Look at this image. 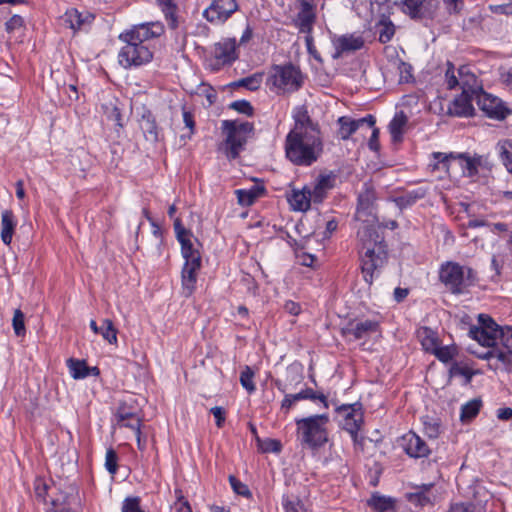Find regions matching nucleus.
Segmentation results:
<instances>
[{"label":"nucleus","mask_w":512,"mask_h":512,"mask_svg":"<svg viewBox=\"0 0 512 512\" xmlns=\"http://www.w3.org/2000/svg\"><path fill=\"white\" fill-rule=\"evenodd\" d=\"M439 280L454 295H461L477 282V272L469 266L447 261L440 265Z\"/></svg>","instance_id":"3"},{"label":"nucleus","mask_w":512,"mask_h":512,"mask_svg":"<svg viewBox=\"0 0 512 512\" xmlns=\"http://www.w3.org/2000/svg\"><path fill=\"white\" fill-rule=\"evenodd\" d=\"M229 482L233 489V491L241 496L244 497H251V491L249 490L248 486L244 483H242L238 478H236L233 475L229 476Z\"/></svg>","instance_id":"54"},{"label":"nucleus","mask_w":512,"mask_h":512,"mask_svg":"<svg viewBox=\"0 0 512 512\" xmlns=\"http://www.w3.org/2000/svg\"><path fill=\"white\" fill-rule=\"evenodd\" d=\"M118 455L113 448H109L106 451L105 467L109 473L115 474L118 469Z\"/></svg>","instance_id":"55"},{"label":"nucleus","mask_w":512,"mask_h":512,"mask_svg":"<svg viewBox=\"0 0 512 512\" xmlns=\"http://www.w3.org/2000/svg\"><path fill=\"white\" fill-rule=\"evenodd\" d=\"M201 268V263L196 262L194 260L191 261V263H184V266L182 268L181 272V281H182V288H183V294L186 297H189L192 295V293L195 290V285L197 281V272Z\"/></svg>","instance_id":"24"},{"label":"nucleus","mask_w":512,"mask_h":512,"mask_svg":"<svg viewBox=\"0 0 512 512\" xmlns=\"http://www.w3.org/2000/svg\"><path fill=\"white\" fill-rule=\"evenodd\" d=\"M214 56L219 64H231L237 58L235 38H226L214 46Z\"/></svg>","instance_id":"22"},{"label":"nucleus","mask_w":512,"mask_h":512,"mask_svg":"<svg viewBox=\"0 0 512 512\" xmlns=\"http://www.w3.org/2000/svg\"><path fill=\"white\" fill-rule=\"evenodd\" d=\"M407 124V116L404 112L397 113L389 123V132L393 141H400L403 135V129Z\"/></svg>","instance_id":"42"},{"label":"nucleus","mask_w":512,"mask_h":512,"mask_svg":"<svg viewBox=\"0 0 512 512\" xmlns=\"http://www.w3.org/2000/svg\"><path fill=\"white\" fill-rule=\"evenodd\" d=\"M449 374L451 377L453 376H464L466 378L467 383H469L472 379L473 373L467 367H461L458 363H453L449 369Z\"/></svg>","instance_id":"57"},{"label":"nucleus","mask_w":512,"mask_h":512,"mask_svg":"<svg viewBox=\"0 0 512 512\" xmlns=\"http://www.w3.org/2000/svg\"><path fill=\"white\" fill-rule=\"evenodd\" d=\"M433 488V483L417 486L414 492L406 494V499L415 507L432 505L436 499V495L433 493Z\"/></svg>","instance_id":"23"},{"label":"nucleus","mask_w":512,"mask_h":512,"mask_svg":"<svg viewBox=\"0 0 512 512\" xmlns=\"http://www.w3.org/2000/svg\"><path fill=\"white\" fill-rule=\"evenodd\" d=\"M333 45L336 50L334 58H338L344 53L355 52L362 49L365 45V40L360 33H350L335 38Z\"/></svg>","instance_id":"17"},{"label":"nucleus","mask_w":512,"mask_h":512,"mask_svg":"<svg viewBox=\"0 0 512 512\" xmlns=\"http://www.w3.org/2000/svg\"><path fill=\"white\" fill-rule=\"evenodd\" d=\"M310 400L312 402L319 401L325 409L329 408L330 402L328 396L321 391H315L312 388L306 387L301 389L295 394H285L282 402L281 409L286 413L299 401Z\"/></svg>","instance_id":"14"},{"label":"nucleus","mask_w":512,"mask_h":512,"mask_svg":"<svg viewBox=\"0 0 512 512\" xmlns=\"http://www.w3.org/2000/svg\"><path fill=\"white\" fill-rule=\"evenodd\" d=\"M478 357L481 359L496 358L503 364L507 372L512 373V351H505L503 349H492L487 351L483 355H478Z\"/></svg>","instance_id":"39"},{"label":"nucleus","mask_w":512,"mask_h":512,"mask_svg":"<svg viewBox=\"0 0 512 512\" xmlns=\"http://www.w3.org/2000/svg\"><path fill=\"white\" fill-rule=\"evenodd\" d=\"M418 337L425 351L433 353L438 348V337L431 328H421L418 331Z\"/></svg>","instance_id":"40"},{"label":"nucleus","mask_w":512,"mask_h":512,"mask_svg":"<svg viewBox=\"0 0 512 512\" xmlns=\"http://www.w3.org/2000/svg\"><path fill=\"white\" fill-rule=\"evenodd\" d=\"M434 159L437 160V164L435 168L437 169H445L448 171L451 166V161H457L460 165L463 174L469 177L475 176L478 173V166L480 165V158H472L464 153H441L434 152Z\"/></svg>","instance_id":"7"},{"label":"nucleus","mask_w":512,"mask_h":512,"mask_svg":"<svg viewBox=\"0 0 512 512\" xmlns=\"http://www.w3.org/2000/svg\"><path fill=\"white\" fill-rule=\"evenodd\" d=\"M308 186H304L302 190H293L288 201L295 211H307L310 208L311 201L308 195Z\"/></svg>","instance_id":"36"},{"label":"nucleus","mask_w":512,"mask_h":512,"mask_svg":"<svg viewBox=\"0 0 512 512\" xmlns=\"http://www.w3.org/2000/svg\"><path fill=\"white\" fill-rule=\"evenodd\" d=\"M94 20V16L90 13L83 15L80 11L75 8H71L65 13V22L69 24V27L73 30H79L86 23H91Z\"/></svg>","instance_id":"34"},{"label":"nucleus","mask_w":512,"mask_h":512,"mask_svg":"<svg viewBox=\"0 0 512 512\" xmlns=\"http://www.w3.org/2000/svg\"><path fill=\"white\" fill-rule=\"evenodd\" d=\"M231 109L237 111L238 113L245 114L247 116H252L254 113V108L251 103L247 100H237L230 104Z\"/></svg>","instance_id":"56"},{"label":"nucleus","mask_w":512,"mask_h":512,"mask_svg":"<svg viewBox=\"0 0 512 512\" xmlns=\"http://www.w3.org/2000/svg\"><path fill=\"white\" fill-rule=\"evenodd\" d=\"M379 323L375 320H364L357 322L355 325L350 324L343 332L346 335H352L354 340L368 338L371 334L377 332Z\"/></svg>","instance_id":"26"},{"label":"nucleus","mask_w":512,"mask_h":512,"mask_svg":"<svg viewBox=\"0 0 512 512\" xmlns=\"http://www.w3.org/2000/svg\"><path fill=\"white\" fill-rule=\"evenodd\" d=\"M458 75L460 77V87L463 93L467 92V94L476 96V94H479L480 91L483 90L477 80V77L475 74L470 72L468 66H461L458 69Z\"/></svg>","instance_id":"28"},{"label":"nucleus","mask_w":512,"mask_h":512,"mask_svg":"<svg viewBox=\"0 0 512 512\" xmlns=\"http://www.w3.org/2000/svg\"><path fill=\"white\" fill-rule=\"evenodd\" d=\"M480 326H472L469 336L485 347H494L501 334V327L486 314L478 317Z\"/></svg>","instance_id":"6"},{"label":"nucleus","mask_w":512,"mask_h":512,"mask_svg":"<svg viewBox=\"0 0 512 512\" xmlns=\"http://www.w3.org/2000/svg\"><path fill=\"white\" fill-rule=\"evenodd\" d=\"M125 45L118 53V62L125 68L140 67L150 63L154 52L148 44H138L134 41H122Z\"/></svg>","instance_id":"5"},{"label":"nucleus","mask_w":512,"mask_h":512,"mask_svg":"<svg viewBox=\"0 0 512 512\" xmlns=\"http://www.w3.org/2000/svg\"><path fill=\"white\" fill-rule=\"evenodd\" d=\"M17 222L11 210H5L1 215V240L4 244L9 245L15 231Z\"/></svg>","instance_id":"33"},{"label":"nucleus","mask_w":512,"mask_h":512,"mask_svg":"<svg viewBox=\"0 0 512 512\" xmlns=\"http://www.w3.org/2000/svg\"><path fill=\"white\" fill-rule=\"evenodd\" d=\"M140 127L146 140L151 142H157L159 140L160 130L154 115L150 111L143 114Z\"/></svg>","instance_id":"32"},{"label":"nucleus","mask_w":512,"mask_h":512,"mask_svg":"<svg viewBox=\"0 0 512 512\" xmlns=\"http://www.w3.org/2000/svg\"><path fill=\"white\" fill-rule=\"evenodd\" d=\"M282 506L285 512H306L302 500L294 495H284L282 497Z\"/></svg>","instance_id":"47"},{"label":"nucleus","mask_w":512,"mask_h":512,"mask_svg":"<svg viewBox=\"0 0 512 512\" xmlns=\"http://www.w3.org/2000/svg\"><path fill=\"white\" fill-rule=\"evenodd\" d=\"M293 128L284 141L285 157L296 166L310 167L324 152L319 125L311 119L304 105L293 110Z\"/></svg>","instance_id":"1"},{"label":"nucleus","mask_w":512,"mask_h":512,"mask_svg":"<svg viewBox=\"0 0 512 512\" xmlns=\"http://www.w3.org/2000/svg\"><path fill=\"white\" fill-rule=\"evenodd\" d=\"M265 188L263 186L254 185L249 189H238L235 191L238 203L242 206L252 205L257 198L263 195Z\"/></svg>","instance_id":"35"},{"label":"nucleus","mask_w":512,"mask_h":512,"mask_svg":"<svg viewBox=\"0 0 512 512\" xmlns=\"http://www.w3.org/2000/svg\"><path fill=\"white\" fill-rule=\"evenodd\" d=\"M368 504L375 512H395L394 501L389 497L373 495Z\"/></svg>","instance_id":"44"},{"label":"nucleus","mask_w":512,"mask_h":512,"mask_svg":"<svg viewBox=\"0 0 512 512\" xmlns=\"http://www.w3.org/2000/svg\"><path fill=\"white\" fill-rule=\"evenodd\" d=\"M158 5L167 21L168 27L175 30L179 27L178 6L173 0H157Z\"/></svg>","instance_id":"31"},{"label":"nucleus","mask_w":512,"mask_h":512,"mask_svg":"<svg viewBox=\"0 0 512 512\" xmlns=\"http://www.w3.org/2000/svg\"><path fill=\"white\" fill-rule=\"evenodd\" d=\"M429 5L430 0H403L402 12L414 20L423 19L430 12Z\"/></svg>","instance_id":"27"},{"label":"nucleus","mask_w":512,"mask_h":512,"mask_svg":"<svg viewBox=\"0 0 512 512\" xmlns=\"http://www.w3.org/2000/svg\"><path fill=\"white\" fill-rule=\"evenodd\" d=\"M164 33L161 22H146L132 26L119 35L120 41H134L138 44H147L148 41L160 37Z\"/></svg>","instance_id":"8"},{"label":"nucleus","mask_w":512,"mask_h":512,"mask_svg":"<svg viewBox=\"0 0 512 512\" xmlns=\"http://www.w3.org/2000/svg\"><path fill=\"white\" fill-rule=\"evenodd\" d=\"M499 339L502 342V348L505 351H512V327H501Z\"/></svg>","instance_id":"58"},{"label":"nucleus","mask_w":512,"mask_h":512,"mask_svg":"<svg viewBox=\"0 0 512 512\" xmlns=\"http://www.w3.org/2000/svg\"><path fill=\"white\" fill-rule=\"evenodd\" d=\"M426 194L427 190L420 187L415 190L409 191L402 196L397 197L395 199V202L400 208H406L408 206L413 205L418 200L424 198Z\"/></svg>","instance_id":"43"},{"label":"nucleus","mask_w":512,"mask_h":512,"mask_svg":"<svg viewBox=\"0 0 512 512\" xmlns=\"http://www.w3.org/2000/svg\"><path fill=\"white\" fill-rule=\"evenodd\" d=\"M90 328L95 334H100L110 344H117L118 330L110 319H104L98 326L95 320L90 321Z\"/></svg>","instance_id":"30"},{"label":"nucleus","mask_w":512,"mask_h":512,"mask_svg":"<svg viewBox=\"0 0 512 512\" xmlns=\"http://www.w3.org/2000/svg\"><path fill=\"white\" fill-rule=\"evenodd\" d=\"M333 187L331 177L329 175H320L312 185L308 186V195L311 203L321 204L327 197L328 191Z\"/></svg>","instance_id":"25"},{"label":"nucleus","mask_w":512,"mask_h":512,"mask_svg":"<svg viewBox=\"0 0 512 512\" xmlns=\"http://www.w3.org/2000/svg\"><path fill=\"white\" fill-rule=\"evenodd\" d=\"M412 67L410 64L401 61L399 64L400 71V82L408 83L413 79V75L411 73Z\"/></svg>","instance_id":"61"},{"label":"nucleus","mask_w":512,"mask_h":512,"mask_svg":"<svg viewBox=\"0 0 512 512\" xmlns=\"http://www.w3.org/2000/svg\"><path fill=\"white\" fill-rule=\"evenodd\" d=\"M303 83L304 76L301 70L292 63L274 65L268 78V85H271V89L277 94L294 93L303 86Z\"/></svg>","instance_id":"4"},{"label":"nucleus","mask_w":512,"mask_h":512,"mask_svg":"<svg viewBox=\"0 0 512 512\" xmlns=\"http://www.w3.org/2000/svg\"><path fill=\"white\" fill-rule=\"evenodd\" d=\"M67 367L74 379H84L89 376V366L85 360L69 358L67 360Z\"/></svg>","instance_id":"41"},{"label":"nucleus","mask_w":512,"mask_h":512,"mask_svg":"<svg viewBox=\"0 0 512 512\" xmlns=\"http://www.w3.org/2000/svg\"><path fill=\"white\" fill-rule=\"evenodd\" d=\"M263 80L262 73H254L248 77L241 78L232 83L234 87H244L249 91H256L260 88Z\"/></svg>","instance_id":"46"},{"label":"nucleus","mask_w":512,"mask_h":512,"mask_svg":"<svg viewBox=\"0 0 512 512\" xmlns=\"http://www.w3.org/2000/svg\"><path fill=\"white\" fill-rule=\"evenodd\" d=\"M140 503L139 497H127L122 503L121 512H145Z\"/></svg>","instance_id":"53"},{"label":"nucleus","mask_w":512,"mask_h":512,"mask_svg":"<svg viewBox=\"0 0 512 512\" xmlns=\"http://www.w3.org/2000/svg\"><path fill=\"white\" fill-rule=\"evenodd\" d=\"M387 260V249L368 248L361 256V271L364 281L370 286L374 281L378 269L382 268Z\"/></svg>","instance_id":"9"},{"label":"nucleus","mask_w":512,"mask_h":512,"mask_svg":"<svg viewBox=\"0 0 512 512\" xmlns=\"http://www.w3.org/2000/svg\"><path fill=\"white\" fill-rule=\"evenodd\" d=\"M475 100L480 110H482L489 118L504 120L511 113V110L500 98L487 93L484 90L480 91L479 94H476Z\"/></svg>","instance_id":"11"},{"label":"nucleus","mask_w":512,"mask_h":512,"mask_svg":"<svg viewBox=\"0 0 512 512\" xmlns=\"http://www.w3.org/2000/svg\"><path fill=\"white\" fill-rule=\"evenodd\" d=\"M295 423L297 439L302 447L318 450L328 442V414L296 419Z\"/></svg>","instance_id":"2"},{"label":"nucleus","mask_w":512,"mask_h":512,"mask_svg":"<svg viewBox=\"0 0 512 512\" xmlns=\"http://www.w3.org/2000/svg\"><path fill=\"white\" fill-rule=\"evenodd\" d=\"M375 123V117L370 114L360 119L342 116L338 119L340 138L342 140H348L361 126L366 125L368 128H372Z\"/></svg>","instance_id":"19"},{"label":"nucleus","mask_w":512,"mask_h":512,"mask_svg":"<svg viewBox=\"0 0 512 512\" xmlns=\"http://www.w3.org/2000/svg\"><path fill=\"white\" fill-rule=\"evenodd\" d=\"M257 441L259 443L260 449L264 453H269V452L279 453L282 449V445H281L280 441H278L276 439L267 438L265 440H260L259 438H257Z\"/></svg>","instance_id":"51"},{"label":"nucleus","mask_w":512,"mask_h":512,"mask_svg":"<svg viewBox=\"0 0 512 512\" xmlns=\"http://www.w3.org/2000/svg\"><path fill=\"white\" fill-rule=\"evenodd\" d=\"M475 100V96L465 93H461L451 101L449 104L447 113L450 116L456 117H470L474 115V107L472 101Z\"/></svg>","instance_id":"21"},{"label":"nucleus","mask_w":512,"mask_h":512,"mask_svg":"<svg viewBox=\"0 0 512 512\" xmlns=\"http://www.w3.org/2000/svg\"><path fill=\"white\" fill-rule=\"evenodd\" d=\"M239 9L237 0H212L203 11V17L211 24H224Z\"/></svg>","instance_id":"10"},{"label":"nucleus","mask_w":512,"mask_h":512,"mask_svg":"<svg viewBox=\"0 0 512 512\" xmlns=\"http://www.w3.org/2000/svg\"><path fill=\"white\" fill-rule=\"evenodd\" d=\"M233 122V126L236 128L237 132L242 134L243 136H248L253 133L254 125L251 122H239L237 120H231Z\"/></svg>","instance_id":"60"},{"label":"nucleus","mask_w":512,"mask_h":512,"mask_svg":"<svg viewBox=\"0 0 512 512\" xmlns=\"http://www.w3.org/2000/svg\"><path fill=\"white\" fill-rule=\"evenodd\" d=\"M432 354H434L439 361L448 363L456 356L457 349L455 346H438Z\"/></svg>","instance_id":"49"},{"label":"nucleus","mask_w":512,"mask_h":512,"mask_svg":"<svg viewBox=\"0 0 512 512\" xmlns=\"http://www.w3.org/2000/svg\"><path fill=\"white\" fill-rule=\"evenodd\" d=\"M6 30L8 32H12L16 29L21 28L24 25V20L19 15L12 16L7 22H6Z\"/></svg>","instance_id":"62"},{"label":"nucleus","mask_w":512,"mask_h":512,"mask_svg":"<svg viewBox=\"0 0 512 512\" xmlns=\"http://www.w3.org/2000/svg\"><path fill=\"white\" fill-rule=\"evenodd\" d=\"M174 230L176 238L181 245V254L185 259V263H191L192 260L202 263L201 254L194 248L191 241L192 233L182 225L180 218L174 219Z\"/></svg>","instance_id":"13"},{"label":"nucleus","mask_w":512,"mask_h":512,"mask_svg":"<svg viewBox=\"0 0 512 512\" xmlns=\"http://www.w3.org/2000/svg\"><path fill=\"white\" fill-rule=\"evenodd\" d=\"M445 81L448 89H454L457 86H460V77H457L455 74V67L452 62H447V69L445 72Z\"/></svg>","instance_id":"52"},{"label":"nucleus","mask_w":512,"mask_h":512,"mask_svg":"<svg viewBox=\"0 0 512 512\" xmlns=\"http://www.w3.org/2000/svg\"><path fill=\"white\" fill-rule=\"evenodd\" d=\"M376 33H378V41L386 44L392 40L396 32V26L388 16L382 14L375 24Z\"/></svg>","instance_id":"29"},{"label":"nucleus","mask_w":512,"mask_h":512,"mask_svg":"<svg viewBox=\"0 0 512 512\" xmlns=\"http://www.w3.org/2000/svg\"><path fill=\"white\" fill-rule=\"evenodd\" d=\"M316 18V5L300 2V10L296 14L294 25L300 33L312 34Z\"/></svg>","instance_id":"16"},{"label":"nucleus","mask_w":512,"mask_h":512,"mask_svg":"<svg viewBox=\"0 0 512 512\" xmlns=\"http://www.w3.org/2000/svg\"><path fill=\"white\" fill-rule=\"evenodd\" d=\"M222 130L226 133V139L221 149L229 160H234L243 150L247 137L237 132L231 120L222 121Z\"/></svg>","instance_id":"12"},{"label":"nucleus","mask_w":512,"mask_h":512,"mask_svg":"<svg viewBox=\"0 0 512 512\" xmlns=\"http://www.w3.org/2000/svg\"><path fill=\"white\" fill-rule=\"evenodd\" d=\"M481 407L482 401L480 399H472L465 403L461 407V421L466 422L475 418L478 415Z\"/></svg>","instance_id":"45"},{"label":"nucleus","mask_w":512,"mask_h":512,"mask_svg":"<svg viewBox=\"0 0 512 512\" xmlns=\"http://www.w3.org/2000/svg\"><path fill=\"white\" fill-rule=\"evenodd\" d=\"M474 506L467 503H456L451 505L448 512H475Z\"/></svg>","instance_id":"64"},{"label":"nucleus","mask_w":512,"mask_h":512,"mask_svg":"<svg viewBox=\"0 0 512 512\" xmlns=\"http://www.w3.org/2000/svg\"><path fill=\"white\" fill-rule=\"evenodd\" d=\"M24 320H25L24 313L20 309H16L14 311V315H13V319H12V326H13L14 332L17 336H24L26 333Z\"/></svg>","instance_id":"50"},{"label":"nucleus","mask_w":512,"mask_h":512,"mask_svg":"<svg viewBox=\"0 0 512 512\" xmlns=\"http://www.w3.org/2000/svg\"><path fill=\"white\" fill-rule=\"evenodd\" d=\"M496 151L506 170L512 174V141L509 139L499 141L496 145Z\"/></svg>","instance_id":"38"},{"label":"nucleus","mask_w":512,"mask_h":512,"mask_svg":"<svg viewBox=\"0 0 512 512\" xmlns=\"http://www.w3.org/2000/svg\"><path fill=\"white\" fill-rule=\"evenodd\" d=\"M210 412L215 418L216 426L221 428L225 422V410L222 407L215 406L211 408Z\"/></svg>","instance_id":"63"},{"label":"nucleus","mask_w":512,"mask_h":512,"mask_svg":"<svg viewBox=\"0 0 512 512\" xmlns=\"http://www.w3.org/2000/svg\"><path fill=\"white\" fill-rule=\"evenodd\" d=\"M182 115L185 127L189 129V137H191L195 132L194 115L185 105L182 107Z\"/></svg>","instance_id":"59"},{"label":"nucleus","mask_w":512,"mask_h":512,"mask_svg":"<svg viewBox=\"0 0 512 512\" xmlns=\"http://www.w3.org/2000/svg\"><path fill=\"white\" fill-rule=\"evenodd\" d=\"M404 451L413 458L428 457L431 453L426 442L414 432H408L402 437Z\"/></svg>","instance_id":"20"},{"label":"nucleus","mask_w":512,"mask_h":512,"mask_svg":"<svg viewBox=\"0 0 512 512\" xmlns=\"http://www.w3.org/2000/svg\"><path fill=\"white\" fill-rule=\"evenodd\" d=\"M374 202V193L371 190H366L358 196L357 210L355 214L356 220H363V216H369L372 213Z\"/></svg>","instance_id":"37"},{"label":"nucleus","mask_w":512,"mask_h":512,"mask_svg":"<svg viewBox=\"0 0 512 512\" xmlns=\"http://www.w3.org/2000/svg\"><path fill=\"white\" fill-rule=\"evenodd\" d=\"M361 221L363 223L358 228L357 236L362 244V250L367 251L370 247L387 249L384 237L379 233L378 226L373 222L367 223L368 220Z\"/></svg>","instance_id":"15"},{"label":"nucleus","mask_w":512,"mask_h":512,"mask_svg":"<svg viewBox=\"0 0 512 512\" xmlns=\"http://www.w3.org/2000/svg\"><path fill=\"white\" fill-rule=\"evenodd\" d=\"M254 372L249 366H245L244 370L240 374V383L247 390L249 394L256 390V386L253 382Z\"/></svg>","instance_id":"48"},{"label":"nucleus","mask_w":512,"mask_h":512,"mask_svg":"<svg viewBox=\"0 0 512 512\" xmlns=\"http://www.w3.org/2000/svg\"><path fill=\"white\" fill-rule=\"evenodd\" d=\"M330 404L336 406V412L342 414L344 416V424L343 429L347 431V427L351 424L357 425L358 430L361 429L363 425V412H362V404L360 402H355L353 404H342L337 405L336 401H329Z\"/></svg>","instance_id":"18"}]
</instances>
